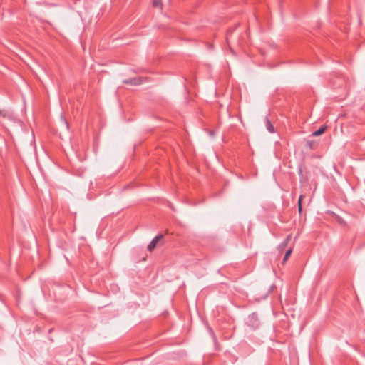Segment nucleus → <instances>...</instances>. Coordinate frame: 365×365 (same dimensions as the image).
<instances>
[{
	"mask_svg": "<svg viewBox=\"0 0 365 365\" xmlns=\"http://www.w3.org/2000/svg\"><path fill=\"white\" fill-rule=\"evenodd\" d=\"M246 324L252 330L258 329L260 326V321L257 313H252L247 319Z\"/></svg>",
	"mask_w": 365,
	"mask_h": 365,
	"instance_id": "nucleus-1",
	"label": "nucleus"
},
{
	"mask_svg": "<svg viewBox=\"0 0 365 365\" xmlns=\"http://www.w3.org/2000/svg\"><path fill=\"white\" fill-rule=\"evenodd\" d=\"M163 237L164 236L162 234H159L157 236H155L148 245V250L149 252H152L156 247L158 242L163 239Z\"/></svg>",
	"mask_w": 365,
	"mask_h": 365,
	"instance_id": "nucleus-2",
	"label": "nucleus"
},
{
	"mask_svg": "<svg viewBox=\"0 0 365 365\" xmlns=\"http://www.w3.org/2000/svg\"><path fill=\"white\" fill-rule=\"evenodd\" d=\"M144 80H145V78L135 77V78L125 79L123 81V83L125 84H128V85L137 86V85L141 84Z\"/></svg>",
	"mask_w": 365,
	"mask_h": 365,
	"instance_id": "nucleus-3",
	"label": "nucleus"
},
{
	"mask_svg": "<svg viewBox=\"0 0 365 365\" xmlns=\"http://www.w3.org/2000/svg\"><path fill=\"white\" fill-rule=\"evenodd\" d=\"M299 182L302 186H305L309 182V175L307 172L304 173L302 168L299 169Z\"/></svg>",
	"mask_w": 365,
	"mask_h": 365,
	"instance_id": "nucleus-4",
	"label": "nucleus"
},
{
	"mask_svg": "<svg viewBox=\"0 0 365 365\" xmlns=\"http://www.w3.org/2000/svg\"><path fill=\"white\" fill-rule=\"evenodd\" d=\"M266 128H267V130L271 133H273L275 132L273 125L272 124L271 121L268 118L266 119Z\"/></svg>",
	"mask_w": 365,
	"mask_h": 365,
	"instance_id": "nucleus-5",
	"label": "nucleus"
},
{
	"mask_svg": "<svg viewBox=\"0 0 365 365\" xmlns=\"http://www.w3.org/2000/svg\"><path fill=\"white\" fill-rule=\"evenodd\" d=\"M326 129H327V126L323 125V126L320 127L317 130L314 131L312 133V135L313 136H319V135L323 134L324 133V131L326 130Z\"/></svg>",
	"mask_w": 365,
	"mask_h": 365,
	"instance_id": "nucleus-6",
	"label": "nucleus"
},
{
	"mask_svg": "<svg viewBox=\"0 0 365 365\" xmlns=\"http://www.w3.org/2000/svg\"><path fill=\"white\" fill-rule=\"evenodd\" d=\"M304 197V195H301L299 196V200H298L297 205H298V212H299V213H301L302 210V198Z\"/></svg>",
	"mask_w": 365,
	"mask_h": 365,
	"instance_id": "nucleus-7",
	"label": "nucleus"
},
{
	"mask_svg": "<svg viewBox=\"0 0 365 365\" xmlns=\"http://www.w3.org/2000/svg\"><path fill=\"white\" fill-rule=\"evenodd\" d=\"M292 248L289 249V250L285 252V255H284V258H283V262H286V261L288 259V258L289 257V256H290V255L292 254Z\"/></svg>",
	"mask_w": 365,
	"mask_h": 365,
	"instance_id": "nucleus-8",
	"label": "nucleus"
},
{
	"mask_svg": "<svg viewBox=\"0 0 365 365\" xmlns=\"http://www.w3.org/2000/svg\"><path fill=\"white\" fill-rule=\"evenodd\" d=\"M290 240H291V236L288 235L286 237V239L284 240V241L280 245V247L282 248L285 247L287 245V244L289 243V242L290 241Z\"/></svg>",
	"mask_w": 365,
	"mask_h": 365,
	"instance_id": "nucleus-9",
	"label": "nucleus"
},
{
	"mask_svg": "<svg viewBox=\"0 0 365 365\" xmlns=\"http://www.w3.org/2000/svg\"><path fill=\"white\" fill-rule=\"evenodd\" d=\"M153 4L155 7H160L161 6V0H153Z\"/></svg>",
	"mask_w": 365,
	"mask_h": 365,
	"instance_id": "nucleus-10",
	"label": "nucleus"
},
{
	"mask_svg": "<svg viewBox=\"0 0 365 365\" xmlns=\"http://www.w3.org/2000/svg\"><path fill=\"white\" fill-rule=\"evenodd\" d=\"M61 120H62V123H63V125L66 126V128L67 129H68L69 125H68V123L67 122V120L65 118H63V117H61Z\"/></svg>",
	"mask_w": 365,
	"mask_h": 365,
	"instance_id": "nucleus-11",
	"label": "nucleus"
},
{
	"mask_svg": "<svg viewBox=\"0 0 365 365\" xmlns=\"http://www.w3.org/2000/svg\"><path fill=\"white\" fill-rule=\"evenodd\" d=\"M313 144H314V143L312 141H308L307 143V146L308 148H309L310 149H314Z\"/></svg>",
	"mask_w": 365,
	"mask_h": 365,
	"instance_id": "nucleus-12",
	"label": "nucleus"
},
{
	"mask_svg": "<svg viewBox=\"0 0 365 365\" xmlns=\"http://www.w3.org/2000/svg\"><path fill=\"white\" fill-rule=\"evenodd\" d=\"M0 115L5 117L6 116L5 112L4 110H0Z\"/></svg>",
	"mask_w": 365,
	"mask_h": 365,
	"instance_id": "nucleus-13",
	"label": "nucleus"
},
{
	"mask_svg": "<svg viewBox=\"0 0 365 365\" xmlns=\"http://www.w3.org/2000/svg\"><path fill=\"white\" fill-rule=\"evenodd\" d=\"M229 51L232 53L235 54L234 51L232 47H229Z\"/></svg>",
	"mask_w": 365,
	"mask_h": 365,
	"instance_id": "nucleus-14",
	"label": "nucleus"
},
{
	"mask_svg": "<svg viewBox=\"0 0 365 365\" xmlns=\"http://www.w3.org/2000/svg\"><path fill=\"white\" fill-rule=\"evenodd\" d=\"M210 333L213 336V338L215 339V336L214 332H213V331L212 329H210Z\"/></svg>",
	"mask_w": 365,
	"mask_h": 365,
	"instance_id": "nucleus-15",
	"label": "nucleus"
},
{
	"mask_svg": "<svg viewBox=\"0 0 365 365\" xmlns=\"http://www.w3.org/2000/svg\"><path fill=\"white\" fill-rule=\"evenodd\" d=\"M210 135H212V136H213V135H215L214 131L211 130V131L210 132Z\"/></svg>",
	"mask_w": 365,
	"mask_h": 365,
	"instance_id": "nucleus-16",
	"label": "nucleus"
},
{
	"mask_svg": "<svg viewBox=\"0 0 365 365\" xmlns=\"http://www.w3.org/2000/svg\"><path fill=\"white\" fill-rule=\"evenodd\" d=\"M337 79H338L339 81H344V80H342V79H341V78H338Z\"/></svg>",
	"mask_w": 365,
	"mask_h": 365,
	"instance_id": "nucleus-17",
	"label": "nucleus"
}]
</instances>
